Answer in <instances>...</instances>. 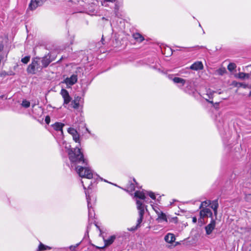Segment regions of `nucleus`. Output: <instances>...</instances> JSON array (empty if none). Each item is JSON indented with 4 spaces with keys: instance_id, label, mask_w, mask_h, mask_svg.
I'll return each instance as SVG.
<instances>
[{
    "instance_id": "1",
    "label": "nucleus",
    "mask_w": 251,
    "mask_h": 251,
    "mask_svg": "<svg viewBox=\"0 0 251 251\" xmlns=\"http://www.w3.org/2000/svg\"><path fill=\"white\" fill-rule=\"evenodd\" d=\"M85 192L86 197L87 201V206L88 209V222L89 226H87V230L89 228V226L92 223H94L95 213L93 208V205L96 202V197L92 190V189H87Z\"/></svg>"
},
{
    "instance_id": "2",
    "label": "nucleus",
    "mask_w": 251,
    "mask_h": 251,
    "mask_svg": "<svg viewBox=\"0 0 251 251\" xmlns=\"http://www.w3.org/2000/svg\"><path fill=\"white\" fill-rule=\"evenodd\" d=\"M69 159L72 162L75 163H82L87 165L86 160L84 158L83 155L78 148L71 149L68 152Z\"/></svg>"
},
{
    "instance_id": "3",
    "label": "nucleus",
    "mask_w": 251,
    "mask_h": 251,
    "mask_svg": "<svg viewBox=\"0 0 251 251\" xmlns=\"http://www.w3.org/2000/svg\"><path fill=\"white\" fill-rule=\"evenodd\" d=\"M40 57H35L32 59L31 63L30 64L27 68V72L29 74H35L37 72L41 71L43 68L42 65H40Z\"/></svg>"
},
{
    "instance_id": "4",
    "label": "nucleus",
    "mask_w": 251,
    "mask_h": 251,
    "mask_svg": "<svg viewBox=\"0 0 251 251\" xmlns=\"http://www.w3.org/2000/svg\"><path fill=\"white\" fill-rule=\"evenodd\" d=\"M137 208L138 211L139 218L137 221L136 227L132 228L130 230H134L140 226V224L142 222L143 216L145 214V209L147 210L145 205L143 202L140 200H136Z\"/></svg>"
},
{
    "instance_id": "5",
    "label": "nucleus",
    "mask_w": 251,
    "mask_h": 251,
    "mask_svg": "<svg viewBox=\"0 0 251 251\" xmlns=\"http://www.w3.org/2000/svg\"><path fill=\"white\" fill-rule=\"evenodd\" d=\"M76 171L81 177H85L88 179L93 177L92 171L89 168L78 166L76 167Z\"/></svg>"
},
{
    "instance_id": "6",
    "label": "nucleus",
    "mask_w": 251,
    "mask_h": 251,
    "mask_svg": "<svg viewBox=\"0 0 251 251\" xmlns=\"http://www.w3.org/2000/svg\"><path fill=\"white\" fill-rule=\"evenodd\" d=\"M123 0H111V3L114 4V12L116 17L120 18L122 16L120 8L123 5Z\"/></svg>"
},
{
    "instance_id": "7",
    "label": "nucleus",
    "mask_w": 251,
    "mask_h": 251,
    "mask_svg": "<svg viewBox=\"0 0 251 251\" xmlns=\"http://www.w3.org/2000/svg\"><path fill=\"white\" fill-rule=\"evenodd\" d=\"M182 90L184 92L190 95H194L196 91V90L194 86L193 81L191 80H187L185 85L183 87Z\"/></svg>"
},
{
    "instance_id": "8",
    "label": "nucleus",
    "mask_w": 251,
    "mask_h": 251,
    "mask_svg": "<svg viewBox=\"0 0 251 251\" xmlns=\"http://www.w3.org/2000/svg\"><path fill=\"white\" fill-rule=\"evenodd\" d=\"M200 219H204L206 218L210 217L213 218V214L211 210L207 207H203L200 209Z\"/></svg>"
},
{
    "instance_id": "9",
    "label": "nucleus",
    "mask_w": 251,
    "mask_h": 251,
    "mask_svg": "<svg viewBox=\"0 0 251 251\" xmlns=\"http://www.w3.org/2000/svg\"><path fill=\"white\" fill-rule=\"evenodd\" d=\"M77 81V75H72L70 77L66 78L62 82L65 83L67 86H71L76 83Z\"/></svg>"
},
{
    "instance_id": "10",
    "label": "nucleus",
    "mask_w": 251,
    "mask_h": 251,
    "mask_svg": "<svg viewBox=\"0 0 251 251\" xmlns=\"http://www.w3.org/2000/svg\"><path fill=\"white\" fill-rule=\"evenodd\" d=\"M47 0H31L28 8L31 10H35L38 6H42Z\"/></svg>"
},
{
    "instance_id": "11",
    "label": "nucleus",
    "mask_w": 251,
    "mask_h": 251,
    "mask_svg": "<svg viewBox=\"0 0 251 251\" xmlns=\"http://www.w3.org/2000/svg\"><path fill=\"white\" fill-rule=\"evenodd\" d=\"M169 78L172 79L175 83L177 84L178 87L182 90L185 85L187 81V80L178 77H175L172 78L171 76H169Z\"/></svg>"
},
{
    "instance_id": "12",
    "label": "nucleus",
    "mask_w": 251,
    "mask_h": 251,
    "mask_svg": "<svg viewBox=\"0 0 251 251\" xmlns=\"http://www.w3.org/2000/svg\"><path fill=\"white\" fill-rule=\"evenodd\" d=\"M53 60V59L51 58L50 54L48 53L43 57L41 58L40 62L42 63L43 68H46Z\"/></svg>"
},
{
    "instance_id": "13",
    "label": "nucleus",
    "mask_w": 251,
    "mask_h": 251,
    "mask_svg": "<svg viewBox=\"0 0 251 251\" xmlns=\"http://www.w3.org/2000/svg\"><path fill=\"white\" fill-rule=\"evenodd\" d=\"M215 92V91L212 90L210 89H207L206 90V93L203 94V97L206 100L212 103H213V101L210 100L213 99V95Z\"/></svg>"
},
{
    "instance_id": "14",
    "label": "nucleus",
    "mask_w": 251,
    "mask_h": 251,
    "mask_svg": "<svg viewBox=\"0 0 251 251\" xmlns=\"http://www.w3.org/2000/svg\"><path fill=\"white\" fill-rule=\"evenodd\" d=\"M215 226L216 221L213 218H212L210 223L205 227L206 234L210 235L215 228Z\"/></svg>"
},
{
    "instance_id": "15",
    "label": "nucleus",
    "mask_w": 251,
    "mask_h": 251,
    "mask_svg": "<svg viewBox=\"0 0 251 251\" xmlns=\"http://www.w3.org/2000/svg\"><path fill=\"white\" fill-rule=\"evenodd\" d=\"M68 132L72 135L73 140L75 142L79 143V135L77 131L73 128L69 127L68 129Z\"/></svg>"
},
{
    "instance_id": "16",
    "label": "nucleus",
    "mask_w": 251,
    "mask_h": 251,
    "mask_svg": "<svg viewBox=\"0 0 251 251\" xmlns=\"http://www.w3.org/2000/svg\"><path fill=\"white\" fill-rule=\"evenodd\" d=\"M61 94L64 99V104H67L70 102L71 100L68 92L65 89H62L61 91Z\"/></svg>"
},
{
    "instance_id": "17",
    "label": "nucleus",
    "mask_w": 251,
    "mask_h": 251,
    "mask_svg": "<svg viewBox=\"0 0 251 251\" xmlns=\"http://www.w3.org/2000/svg\"><path fill=\"white\" fill-rule=\"evenodd\" d=\"M137 184V183L135 181V179L134 178L133 179V182H129V183L127 185L126 188L124 189L125 190H126V192L130 193L131 195L133 191L135 190V185Z\"/></svg>"
},
{
    "instance_id": "18",
    "label": "nucleus",
    "mask_w": 251,
    "mask_h": 251,
    "mask_svg": "<svg viewBox=\"0 0 251 251\" xmlns=\"http://www.w3.org/2000/svg\"><path fill=\"white\" fill-rule=\"evenodd\" d=\"M210 207L213 210L214 214L216 217L218 214V208L219 207V203L218 200H214L211 201Z\"/></svg>"
},
{
    "instance_id": "19",
    "label": "nucleus",
    "mask_w": 251,
    "mask_h": 251,
    "mask_svg": "<svg viewBox=\"0 0 251 251\" xmlns=\"http://www.w3.org/2000/svg\"><path fill=\"white\" fill-rule=\"evenodd\" d=\"M134 197L138 198L140 199L141 201H143L144 202H147V201H146V197L145 195V193L143 191H136L135 192H134Z\"/></svg>"
},
{
    "instance_id": "20",
    "label": "nucleus",
    "mask_w": 251,
    "mask_h": 251,
    "mask_svg": "<svg viewBox=\"0 0 251 251\" xmlns=\"http://www.w3.org/2000/svg\"><path fill=\"white\" fill-rule=\"evenodd\" d=\"M190 69L193 70H199L203 69V65L201 62L197 61L193 63L190 67Z\"/></svg>"
},
{
    "instance_id": "21",
    "label": "nucleus",
    "mask_w": 251,
    "mask_h": 251,
    "mask_svg": "<svg viewBox=\"0 0 251 251\" xmlns=\"http://www.w3.org/2000/svg\"><path fill=\"white\" fill-rule=\"evenodd\" d=\"M157 215L158 216L157 220H158V222H161L162 221L167 222L166 215L162 211H157Z\"/></svg>"
},
{
    "instance_id": "22",
    "label": "nucleus",
    "mask_w": 251,
    "mask_h": 251,
    "mask_svg": "<svg viewBox=\"0 0 251 251\" xmlns=\"http://www.w3.org/2000/svg\"><path fill=\"white\" fill-rule=\"evenodd\" d=\"M165 241L169 243L174 242L176 239L175 235L172 233H168L164 238Z\"/></svg>"
},
{
    "instance_id": "23",
    "label": "nucleus",
    "mask_w": 251,
    "mask_h": 251,
    "mask_svg": "<svg viewBox=\"0 0 251 251\" xmlns=\"http://www.w3.org/2000/svg\"><path fill=\"white\" fill-rule=\"evenodd\" d=\"M65 125L64 124L59 122H56L52 126L54 130L56 131H61V132L63 133V127Z\"/></svg>"
},
{
    "instance_id": "24",
    "label": "nucleus",
    "mask_w": 251,
    "mask_h": 251,
    "mask_svg": "<svg viewBox=\"0 0 251 251\" xmlns=\"http://www.w3.org/2000/svg\"><path fill=\"white\" fill-rule=\"evenodd\" d=\"M132 37L137 42H142L144 40V37L139 33H134L132 34Z\"/></svg>"
},
{
    "instance_id": "25",
    "label": "nucleus",
    "mask_w": 251,
    "mask_h": 251,
    "mask_svg": "<svg viewBox=\"0 0 251 251\" xmlns=\"http://www.w3.org/2000/svg\"><path fill=\"white\" fill-rule=\"evenodd\" d=\"M250 76L249 74H247L243 72L239 73L237 75V77L241 79H244L246 78H249Z\"/></svg>"
},
{
    "instance_id": "26",
    "label": "nucleus",
    "mask_w": 251,
    "mask_h": 251,
    "mask_svg": "<svg viewBox=\"0 0 251 251\" xmlns=\"http://www.w3.org/2000/svg\"><path fill=\"white\" fill-rule=\"evenodd\" d=\"M211 201H205L201 202L199 208H203V207H207L208 206L210 205L211 204Z\"/></svg>"
},
{
    "instance_id": "27",
    "label": "nucleus",
    "mask_w": 251,
    "mask_h": 251,
    "mask_svg": "<svg viewBox=\"0 0 251 251\" xmlns=\"http://www.w3.org/2000/svg\"><path fill=\"white\" fill-rule=\"evenodd\" d=\"M233 83L234 85V86L237 87H243L244 88H246V87H247L248 86L247 84L242 82H233Z\"/></svg>"
},
{
    "instance_id": "28",
    "label": "nucleus",
    "mask_w": 251,
    "mask_h": 251,
    "mask_svg": "<svg viewBox=\"0 0 251 251\" xmlns=\"http://www.w3.org/2000/svg\"><path fill=\"white\" fill-rule=\"evenodd\" d=\"M50 249V247L45 246L42 243H40V244L39 246V251H42L46 250L47 249Z\"/></svg>"
},
{
    "instance_id": "29",
    "label": "nucleus",
    "mask_w": 251,
    "mask_h": 251,
    "mask_svg": "<svg viewBox=\"0 0 251 251\" xmlns=\"http://www.w3.org/2000/svg\"><path fill=\"white\" fill-rule=\"evenodd\" d=\"M236 65L233 63H230L227 66V69L230 71H233L236 68Z\"/></svg>"
},
{
    "instance_id": "30",
    "label": "nucleus",
    "mask_w": 251,
    "mask_h": 251,
    "mask_svg": "<svg viewBox=\"0 0 251 251\" xmlns=\"http://www.w3.org/2000/svg\"><path fill=\"white\" fill-rule=\"evenodd\" d=\"M218 75H222L226 73V70L225 68H220L217 70Z\"/></svg>"
},
{
    "instance_id": "31",
    "label": "nucleus",
    "mask_w": 251,
    "mask_h": 251,
    "mask_svg": "<svg viewBox=\"0 0 251 251\" xmlns=\"http://www.w3.org/2000/svg\"><path fill=\"white\" fill-rule=\"evenodd\" d=\"M22 105L25 108H28L30 106V102L25 100H23L22 103Z\"/></svg>"
},
{
    "instance_id": "32",
    "label": "nucleus",
    "mask_w": 251,
    "mask_h": 251,
    "mask_svg": "<svg viewBox=\"0 0 251 251\" xmlns=\"http://www.w3.org/2000/svg\"><path fill=\"white\" fill-rule=\"evenodd\" d=\"M30 58V56H26L22 59L21 61L24 64H27L29 61Z\"/></svg>"
},
{
    "instance_id": "33",
    "label": "nucleus",
    "mask_w": 251,
    "mask_h": 251,
    "mask_svg": "<svg viewBox=\"0 0 251 251\" xmlns=\"http://www.w3.org/2000/svg\"><path fill=\"white\" fill-rule=\"evenodd\" d=\"M72 103H73V108L76 109L78 108L79 106V102L77 101L76 100H74Z\"/></svg>"
},
{
    "instance_id": "34",
    "label": "nucleus",
    "mask_w": 251,
    "mask_h": 251,
    "mask_svg": "<svg viewBox=\"0 0 251 251\" xmlns=\"http://www.w3.org/2000/svg\"><path fill=\"white\" fill-rule=\"evenodd\" d=\"M147 194L153 200L155 199V196L154 193L152 192H147Z\"/></svg>"
},
{
    "instance_id": "35",
    "label": "nucleus",
    "mask_w": 251,
    "mask_h": 251,
    "mask_svg": "<svg viewBox=\"0 0 251 251\" xmlns=\"http://www.w3.org/2000/svg\"><path fill=\"white\" fill-rule=\"evenodd\" d=\"M45 121L47 124H49L50 122V117L49 116H46Z\"/></svg>"
},
{
    "instance_id": "36",
    "label": "nucleus",
    "mask_w": 251,
    "mask_h": 251,
    "mask_svg": "<svg viewBox=\"0 0 251 251\" xmlns=\"http://www.w3.org/2000/svg\"><path fill=\"white\" fill-rule=\"evenodd\" d=\"M110 2V0H104L103 1H101L102 5L106 6L107 5V2Z\"/></svg>"
},
{
    "instance_id": "37",
    "label": "nucleus",
    "mask_w": 251,
    "mask_h": 251,
    "mask_svg": "<svg viewBox=\"0 0 251 251\" xmlns=\"http://www.w3.org/2000/svg\"><path fill=\"white\" fill-rule=\"evenodd\" d=\"M78 245L79 244H77L75 246H70V250H72V251H75V248L78 246Z\"/></svg>"
},
{
    "instance_id": "38",
    "label": "nucleus",
    "mask_w": 251,
    "mask_h": 251,
    "mask_svg": "<svg viewBox=\"0 0 251 251\" xmlns=\"http://www.w3.org/2000/svg\"><path fill=\"white\" fill-rule=\"evenodd\" d=\"M116 236L115 235L111 236V244L113 242Z\"/></svg>"
},
{
    "instance_id": "39",
    "label": "nucleus",
    "mask_w": 251,
    "mask_h": 251,
    "mask_svg": "<svg viewBox=\"0 0 251 251\" xmlns=\"http://www.w3.org/2000/svg\"><path fill=\"white\" fill-rule=\"evenodd\" d=\"M110 244V239L108 238L105 241V246H108Z\"/></svg>"
},
{
    "instance_id": "40",
    "label": "nucleus",
    "mask_w": 251,
    "mask_h": 251,
    "mask_svg": "<svg viewBox=\"0 0 251 251\" xmlns=\"http://www.w3.org/2000/svg\"><path fill=\"white\" fill-rule=\"evenodd\" d=\"M197 219L196 217H194L192 218V222L193 223H196L197 222Z\"/></svg>"
},
{
    "instance_id": "41",
    "label": "nucleus",
    "mask_w": 251,
    "mask_h": 251,
    "mask_svg": "<svg viewBox=\"0 0 251 251\" xmlns=\"http://www.w3.org/2000/svg\"><path fill=\"white\" fill-rule=\"evenodd\" d=\"M153 209L154 210V211H155V212H156V214H157V211H160L159 210V209L157 207H153Z\"/></svg>"
},
{
    "instance_id": "42",
    "label": "nucleus",
    "mask_w": 251,
    "mask_h": 251,
    "mask_svg": "<svg viewBox=\"0 0 251 251\" xmlns=\"http://www.w3.org/2000/svg\"><path fill=\"white\" fill-rule=\"evenodd\" d=\"M3 45H0V51L2 50H3Z\"/></svg>"
},
{
    "instance_id": "43",
    "label": "nucleus",
    "mask_w": 251,
    "mask_h": 251,
    "mask_svg": "<svg viewBox=\"0 0 251 251\" xmlns=\"http://www.w3.org/2000/svg\"><path fill=\"white\" fill-rule=\"evenodd\" d=\"M8 74H6V73L5 72H2L1 74V75H7Z\"/></svg>"
},
{
    "instance_id": "44",
    "label": "nucleus",
    "mask_w": 251,
    "mask_h": 251,
    "mask_svg": "<svg viewBox=\"0 0 251 251\" xmlns=\"http://www.w3.org/2000/svg\"><path fill=\"white\" fill-rule=\"evenodd\" d=\"M248 199H250L251 200V195H249V196L248 197Z\"/></svg>"
},
{
    "instance_id": "45",
    "label": "nucleus",
    "mask_w": 251,
    "mask_h": 251,
    "mask_svg": "<svg viewBox=\"0 0 251 251\" xmlns=\"http://www.w3.org/2000/svg\"><path fill=\"white\" fill-rule=\"evenodd\" d=\"M103 180L105 181V182H107L108 183H110L109 181H108L107 180H106L105 179H103Z\"/></svg>"
},
{
    "instance_id": "46",
    "label": "nucleus",
    "mask_w": 251,
    "mask_h": 251,
    "mask_svg": "<svg viewBox=\"0 0 251 251\" xmlns=\"http://www.w3.org/2000/svg\"><path fill=\"white\" fill-rule=\"evenodd\" d=\"M103 40V36H102V38H101V41H102Z\"/></svg>"
},
{
    "instance_id": "47",
    "label": "nucleus",
    "mask_w": 251,
    "mask_h": 251,
    "mask_svg": "<svg viewBox=\"0 0 251 251\" xmlns=\"http://www.w3.org/2000/svg\"><path fill=\"white\" fill-rule=\"evenodd\" d=\"M250 95H251V91L250 92Z\"/></svg>"
},
{
    "instance_id": "48",
    "label": "nucleus",
    "mask_w": 251,
    "mask_h": 251,
    "mask_svg": "<svg viewBox=\"0 0 251 251\" xmlns=\"http://www.w3.org/2000/svg\"><path fill=\"white\" fill-rule=\"evenodd\" d=\"M95 226L98 227V226H97V224H95Z\"/></svg>"
}]
</instances>
